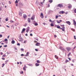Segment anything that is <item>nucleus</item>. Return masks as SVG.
<instances>
[{
    "label": "nucleus",
    "mask_w": 76,
    "mask_h": 76,
    "mask_svg": "<svg viewBox=\"0 0 76 76\" xmlns=\"http://www.w3.org/2000/svg\"><path fill=\"white\" fill-rule=\"evenodd\" d=\"M58 7H63V5L62 4H58Z\"/></svg>",
    "instance_id": "f03ea898"
},
{
    "label": "nucleus",
    "mask_w": 76,
    "mask_h": 76,
    "mask_svg": "<svg viewBox=\"0 0 76 76\" xmlns=\"http://www.w3.org/2000/svg\"><path fill=\"white\" fill-rule=\"evenodd\" d=\"M30 36H32V34H30Z\"/></svg>",
    "instance_id": "3c124183"
},
{
    "label": "nucleus",
    "mask_w": 76,
    "mask_h": 76,
    "mask_svg": "<svg viewBox=\"0 0 76 76\" xmlns=\"http://www.w3.org/2000/svg\"><path fill=\"white\" fill-rule=\"evenodd\" d=\"M6 54H4V55H3V56H2V57H6Z\"/></svg>",
    "instance_id": "412c9836"
},
{
    "label": "nucleus",
    "mask_w": 76,
    "mask_h": 76,
    "mask_svg": "<svg viewBox=\"0 0 76 76\" xmlns=\"http://www.w3.org/2000/svg\"><path fill=\"white\" fill-rule=\"evenodd\" d=\"M21 56H23L24 55H23V54H21Z\"/></svg>",
    "instance_id": "e2e57ef3"
},
{
    "label": "nucleus",
    "mask_w": 76,
    "mask_h": 76,
    "mask_svg": "<svg viewBox=\"0 0 76 76\" xmlns=\"http://www.w3.org/2000/svg\"><path fill=\"white\" fill-rule=\"evenodd\" d=\"M10 22H11V23H13V22H14V21H13L12 20H11L10 21Z\"/></svg>",
    "instance_id": "f704fd0d"
},
{
    "label": "nucleus",
    "mask_w": 76,
    "mask_h": 76,
    "mask_svg": "<svg viewBox=\"0 0 76 76\" xmlns=\"http://www.w3.org/2000/svg\"><path fill=\"white\" fill-rule=\"evenodd\" d=\"M68 58L69 59V60H71V59H70L69 58Z\"/></svg>",
    "instance_id": "4d7b16f0"
},
{
    "label": "nucleus",
    "mask_w": 76,
    "mask_h": 76,
    "mask_svg": "<svg viewBox=\"0 0 76 76\" xmlns=\"http://www.w3.org/2000/svg\"><path fill=\"white\" fill-rule=\"evenodd\" d=\"M65 61H66V63H67V62H69V60H68L67 59H66Z\"/></svg>",
    "instance_id": "c85d7f7f"
},
{
    "label": "nucleus",
    "mask_w": 76,
    "mask_h": 76,
    "mask_svg": "<svg viewBox=\"0 0 76 76\" xmlns=\"http://www.w3.org/2000/svg\"><path fill=\"white\" fill-rule=\"evenodd\" d=\"M1 55H3V53L2 52H1Z\"/></svg>",
    "instance_id": "864d4df0"
},
{
    "label": "nucleus",
    "mask_w": 76,
    "mask_h": 76,
    "mask_svg": "<svg viewBox=\"0 0 76 76\" xmlns=\"http://www.w3.org/2000/svg\"><path fill=\"white\" fill-rule=\"evenodd\" d=\"M17 45H20V44H19V43H18L17 44Z\"/></svg>",
    "instance_id": "09e8293b"
},
{
    "label": "nucleus",
    "mask_w": 76,
    "mask_h": 76,
    "mask_svg": "<svg viewBox=\"0 0 76 76\" xmlns=\"http://www.w3.org/2000/svg\"><path fill=\"white\" fill-rule=\"evenodd\" d=\"M5 20L6 21H8V18H7L5 19Z\"/></svg>",
    "instance_id": "4c0bfd02"
},
{
    "label": "nucleus",
    "mask_w": 76,
    "mask_h": 76,
    "mask_svg": "<svg viewBox=\"0 0 76 76\" xmlns=\"http://www.w3.org/2000/svg\"><path fill=\"white\" fill-rule=\"evenodd\" d=\"M59 48H60V49H61L62 48V47H61L60 46V47H59Z\"/></svg>",
    "instance_id": "603ef678"
},
{
    "label": "nucleus",
    "mask_w": 76,
    "mask_h": 76,
    "mask_svg": "<svg viewBox=\"0 0 76 76\" xmlns=\"http://www.w3.org/2000/svg\"><path fill=\"white\" fill-rule=\"evenodd\" d=\"M70 54H71V53H69L68 55V56L69 57L70 56Z\"/></svg>",
    "instance_id": "5701e85b"
},
{
    "label": "nucleus",
    "mask_w": 76,
    "mask_h": 76,
    "mask_svg": "<svg viewBox=\"0 0 76 76\" xmlns=\"http://www.w3.org/2000/svg\"><path fill=\"white\" fill-rule=\"evenodd\" d=\"M74 39H76V36H74Z\"/></svg>",
    "instance_id": "a19ab883"
},
{
    "label": "nucleus",
    "mask_w": 76,
    "mask_h": 76,
    "mask_svg": "<svg viewBox=\"0 0 76 76\" xmlns=\"http://www.w3.org/2000/svg\"><path fill=\"white\" fill-rule=\"evenodd\" d=\"M73 21H74L73 24L74 25H75V26H76V21H75V20H74Z\"/></svg>",
    "instance_id": "f8f14e48"
},
{
    "label": "nucleus",
    "mask_w": 76,
    "mask_h": 76,
    "mask_svg": "<svg viewBox=\"0 0 76 76\" xmlns=\"http://www.w3.org/2000/svg\"><path fill=\"white\" fill-rule=\"evenodd\" d=\"M34 25H35V26H38V23H36Z\"/></svg>",
    "instance_id": "cd10ccee"
},
{
    "label": "nucleus",
    "mask_w": 76,
    "mask_h": 76,
    "mask_svg": "<svg viewBox=\"0 0 76 76\" xmlns=\"http://www.w3.org/2000/svg\"><path fill=\"white\" fill-rule=\"evenodd\" d=\"M66 49L68 51H70V49H71V48H70L69 47H67L66 48Z\"/></svg>",
    "instance_id": "20e7f679"
},
{
    "label": "nucleus",
    "mask_w": 76,
    "mask_h": 76,
    "mask_svg": "<svg viewBox=\"0 0 76 76\" xmlns=\"http://www.w3.org/2000/svg\"><path fill=\"white\" fill-rule=\"evenodd\" d=\"M50 26H54V25H53V23H51L50 24Z\"/></svg>",
    "instance_id": "bb28decb"
},
{
    "label": "nucleus",
    "mask_w": 76,
    "mask_h": 76,
    "mask_svg": "<svg viewBox=\"0 0 76 76\" xmlns=\"http://www.w3.org/2000/svg\"><path fill=\"white\" fill-rule=\"evenodd\" d=\"M7 27L8 28H10L9 26H7Z\"/></svg>",
    "instance_id": "774afa93"
},
{
    "label": "nucleus",
    "mask_w": 76,
    "mask_h": 76,
    "mask_svg": "<svg viewBox=\"0 0 76 76\" xmlns=\"http://www.w3.org/2000/svg\"><path fill=\"white\" fill-rule=\"evenodd\" d=\"M56 21L58 23H60V22L59 21L57 20Z\"/></svg>",
    "instance_id": "a878e982"
},
{
    "label": "nucleus",
    "mask_w": 76,
    "mask_h": 76,
    "mask_svg": "<svg viewBox=\"0 0 76 76\" xmlns=\"http://www.w3.org/2000/svg\"><path fill=\"white\" fill-rule=\"evenodd\" d=\"M39 4V2H38V1H36V5H38V4Z\"/></svg>",
    "instance_id": "6ab92c4d"
},
{
    "label": "nucleus",
    "mask_w": 76,
    "mask_h": 76,
    "mask_svg": "<svg viewBox=\"0 0 76 76\" xmlns=\"http://www.w3.org/2000/svg\"><path fill=\"white\" fill-rule=\"evenodd\" d=\"M22 13H20L19 14V15L20 16H22Z\"/></svg>",
    "instance_id": "473e14b6"
},
{
    "label": "nucleus",
    "mask_w": 76,
    "mask_h": 76,
    "mask_svg": "<svg viewBox=\"0 0 76 76\" xmlns=\"http://www.w3.org/2000/svg\"><path fill=\"white\" fill-rule=\"evenodd\" d=\"M74 13H76V9H75L74 10Z\"/></svg>",
    "instance_id": "2f4dec72"
},
{
    "label": "nucleus",
    "mask_w": 76,
    "mask_h": 76,
    "mask_svg": "<svg viewBox=\"0 0 76 76\" xmlns=\"http://www.w3.org/2000/svg\"><path fill=\"white\" fill-rule=\"evenodd\" d=\"M65 13V12L63 11H60L59 12V13L60 14H61V13H62V14H63V13Z\"/></svg>",
    "instance_id": "9b49d317"
},
{
    "label": "nucleus",
    "mask_w": 76,
    "mask_h": 76,
    "mask_svg": "<svg viewBox=\"0 0 76 76\" xmlns=\"http://www.w3.org/2000/svg\"><path fill=\"white\" fill-rule=\"evenodd\" d=\"M3 37V36L1 34H0V38H1Z\"/></svg>",
    "instance_id": "58836bf2"
},
{
    "label": "nucleus",
    "mask_w": 76,
    "mask_h": 76,
    "mask_svg": "<svg viewBox=\"0 0 76 76\" xmlns=\"http://www.w3.org/2000/svg\"><path fill=\"white\" fill-rule=\"evenodd\" d=\"M49 22H52V21L50 19L49 20Z\"/></svg>",
    "instance_id": "a18cd8bd"
},
{
    "label": "nucleus",
    "mask_w": 76,
    "mask_h": 76,
    "mask_svg": "<svg viewBox=\"0 0 76 76\" xmlns=\"http://www.w3.org/2000/svg\"><path fill=\"white\" fill-rule=\"evenodd\" d=\"M8 61H9V60H7L6 61H5V64H7V62H8Z\"/></svg>",
    "instance_id": "4be33fe9"
},
{
    "label": "nucleus",
    "mask_w": 76,
    "mask_h": 76,
    "mask_svg": "<svg viewBox=\"0 0 76 76\" xmlns=\"http://www.w3.org/2000/svg\"><path fill=\"white\" fill-rule=\"evenodd\" d=\"M21 51H23V48L21 49Z\"/></svg>",
    "instance_id": "5fc2aeb1"
},
{
    "label": "nucleus",
    "mask_w": 76,
    "mask_h": 76,
    "mask_svg": "<svg viewBox=\"0 0 76 76\" xmlns=\"http://www.w3.org/2000/svg\"><path fill=\"white\" fill-rule=\"evenodd\" d=\"M28 66H32V64H28Z\"/></svg>",
    "instance_id": "8fccbe9b"
},
{
    "label": "nucleus",
    "mask_w": 76,
    "mask_h": 76,
    "mask_svg": "<svg viewBox=\"0 0 76 76\" xmlns=\"http://www.w3.org/2000/svg\"><path fill=\"white\" fill-rule=\"evenodd\" d=\"M4 41H7L8 40H7V39H4Z\"/></svg>",
    "instance_id": "e433bc0d"
},
{
    "label": "nucleus",
    "mask_w": 76,
    "mask_h": 76,
    "mask_svg": "<svg viewBox=\"0 0 76 76\" xmlns=\"http://www.w3.org/2000/svg\"><path fill=\"white\" fill-rule=\"evenodd\" d=\"M35 51H38V49H35Z\"/></svg>",
    "instance_id": "49530a36"
},
{
    "label": "nucleus",
    "mask_w": 76,
    "mask_h": 76,
    "mask_svg": "<svg viewBox=\"0 0 76 76\" xmlns=\"http://www.w3.org/2000/svg\"><path fill=\"white\" fill-rule=\"evenodd\" d=\"M72 31H73V32H75V29H74L73 28H72Z\"/></svg>",
    "instance_id": "7c9ffc66"
},
{
    "label": "nucleus",
    "mask_w": 76,
    "mask_h": 76,
    "mask_svg": "<svg viewBox=\"0 0 76 76\" xmlns=\"http://www.w3.org/2000/svg\"><path fill=\"white\" fill-rule=\"evenodd\" d=\"M60 26L61 27H62V29H64V31L65 29V27H64V25H61Z\"/></svg>",
    "instance_id": "0eeeda50"
},
{
    "label": "nucleus",
    "mask_w": 76,
    "mask_h": 76,
    "mask_svg": "<svg viewBox=\"0 0 76 76\" xmlns=\"http://www.w3.org/2000/svg\"><path fill=\"white\" fill-rule=\"evenodd\" d=\"M20 5H21V6H23V3H20Z\"/></svg>",
    "instance_id": "c9c22d12"
},
{
    "label": "nucleus",
    "mask_w": 76,
    "mask_h": 76,
    "mask_svg": "<svg viewBox=\"0 0 76 76\" xmlns=\"http://www.w3.org/2000/svg\"><path fill=\"white\" fill-rule=\"evenodd\" d=\"M40 17L42 18V19H43L44 18V15H43V13H41L40 14Z\"/></svg>",
    "instance_id": "7ed1b4c3"
},
{
    "label": "nucleus",
    "mask_w": 76,
    "mask_h": 76,
    "mask_svg": "<svg viewBox=\"0 0 76 76\" xmlns=\"http://www.w3.org/2000/svg\"><path fill=\"white\" fill-rule=\"evenodd\" d=\"M26 41H25L24 42H23V43H26Z\"/></svg>",
    "instance_id": "13d9d810"
},
{
    "label": "nucleus",
    "mask_w": 76,
    "mask_h": 76,
    "mask_svg": "<svg viewBox=\"0 0 76 76\" xmlns=\"http://www.w3.org/2000/svg\"><path fill=\"white\" fill-rule=\"evenodd\" d=\"M37 63H40V61L39 60H37Z\"/></svg>",
    "instance_id": "b1692460"
},
{
    "label": "nucleus",
    "mask_w": 76,
    "mask_h": 76,
    "mask_svg": "<svg viewBox=\"0 0 76 76\" xmlns=\"http://www.w3.org/2000/svg\"><path fill=\"white\" fill-rule=\"evenodd\" d=\"M57 28L58 29H62V31H64V28L63 29V28H60V26H57Z\"/></svg>",
    "instance_id": "f257e3e1"
},
{
    "label": "nucleus",
    "mask_w": 76,
    "mask_h": 76,
    "mask_svg": "<svg viewBox=\"0 0 76 76\" xmlns=\"http://www.w3.org/2000/svg\"><path fill=\"white\" fill-rule=\"evenodd\" d=\"M54 38H56V37H57V36H56V35H54Z\"/></svg>",
    "instance_id": "c03bdc74"
},
{
    "label": "nucleus",
    "mask_w": 76,
    "mask_h": 76,
    "mask_svg": "<svg viewBox=\"0 0 76 76\" xmlns=\"http://www.w3.org/2000/svg\"><path fill=\"white\" fill-rule=\"evenodd\" d=\"M66 23H67V24H68L69 25H70L71 23H70V21H66Z\"/></svg>",
    "instance_id": "1a4fd4ad"
},
{
    "label": "nucleus",
    "mask_w": 76,
    "mask_h": 76,
    "mask_svg": "<svg viewBox=\"0 0 76 76\" xmlns=\"http://www.w3.org/2000/svg\"><path fill=\"white\" fill-rule=\"evenodd\" d=\"M7 45H4V47H7Z\"/></svg>",
    "instance_id": "de8ad7c7"
},
{
    "label": "nucleus",
    "mask_w": 76,
    "mask_h": 76,
    "mask_svg": "<svg viewBox=\"0 0 76 76\" xmlns=\"http://www.w3.org/2000/svg\"><path fill=\"white\" fill-rule=\"evenodd\" d=\"M35 65L36 66H39V64H38L37 63H36L35 64Z\"/></svg>",
    "instance_id": "4468645a"
},
{
    "label": "nucleus",
    "mask_w": 76,
    "mask_h": 76,
    "mask_svg": "<svg viewBox=\"0 0 76 76\" xmlns=\"http://www.w3.org/2000/svg\"><path fill=\"white\" fill-rule=\"evenodd\" d=\"M28 23H30V22H31V19H30V18H28Z\"/></svg>",
    "instance_id": "ddd939ff"
},
{
    "label": "nucleus",
    "mask_w": 76,
    "mask_h": 76,
    "mask_svg": "<svg viewBox=\"0 0 76 76\" xmlns=\"http://www.w3.org/2000/svg\"><path fill=\"white\" fill-rule=\"evenodd\" d=\"M58 18V16L56 15V19H57Z\"/></svg>",
    "instance_id": "ea45409f"
},
{
    "label": "nucleus",
    "mask_w": 76,
    "mask_h": 76,
    "mask_svg": "<svg viewBox=\"0 0 76 76\" xmlns=\"http://www.w3.org/2000/svg\"><path fill=\"white\" fill-rule=\"evenodd\" d=\"M4 64H2V67H4Z\"/></svg>",
    "instance_id": "c756f323"
},
{
    "label": "nucleus",
    "mask_w": 76,
    "mask_h": 76,
    "mask_svg": "<svg viewBox=\"0 0 76 76\" xmlns=\"http://www.w3.org/2000/svg\"><path fill=\"white\" fill-rule=\"evenodd\" d=\"M25 35H26V36H28V34H26Z\"/></svg>",
    "instance_id": "69168bd1"
},
{
    "label": "nucleus",
    "mask_w": 76,
    "mask_h": 76,
    "mask_svg": "<svg viewBox=\"0 0 76 76\" xmlns=\"http://www.w3.org/2000/svg\"><path fill=\"white\" fill-rule=\"evenodd\" d=\"M67 12H66L65 13V15H67Z\"/></svg>",
    "instance_id": "338daca9"
},
{
    "label": "nucleus",
    "mask_w": 76,
    "mask_h": 76,
    "mask_svg": "<svg viewBox=\"0 0 76 76\" xmlns=\"http://www.w3.org/2000/svg\"><path fill=\"white\" fill-rule=\"evenodd\" d=\"M23 70H25V71H26V69H25V67H23Z\"/></svg>",
    "instance_id": "72a5a7b5"
},
{
    "label": "nucleus",
    "mask_w": 76,
    "mask_h": 76,
    "mask_svg": "<svg viewBox=\"0 0 76 76\" xmlns=\"http://www.w3.org/2000/svg\"><path fill=\"white\" fill-rule=\"evenodd\" d=\"M25 30H26V29H25V28H23L22 30V31L21 32V33L23 34V32L25 31Z\"/></svg>",
    "instance_id": "9d476101"
},
{
    "label": "nucleus",
    "mask_w": 76,
    "mask_h": 76,
    "mask_svg": "<svg viewBox=\"0 0 76 76\" xmlns=\"http://www.w3.org/2000/svg\"><path fill=\"white\" fill-rule=\"evenodd\" d=\"M54 22H55V21H52V23H54Z\"/></svg>",
    "instance_id": "0e129e2a"
},
{
    "label": "nucleus",
    "mask_w": 76,
    "mask_h": 76,
    "mask_svg": "<svg viewBox=\"0 0 76 76\" xmlns=\"http://www.w3.org/2000/svg\"><path fill=\"white\" fill-rule=\"evenodd\" d=\"M61 50H63L64 51V49L63 48H62Z\"/></svg>",
    "instance_id": "37998d69"
},
{
    "label": "nucleus",
    "mask_w": 76,
    "mask_h": 76,
    "mask_svg": "<svg viewBox=\"0 0 76 76\" xmlns=\"http://www.w3.org/2000/svg\"><path fill=\"white\" fill-rule=\"evenodd\" d=\"M23 72L22 71L21 73V74H23Z\"/></svg>",
    "instance_id": "052dcab7"
},
{
    "label": "nucleus",
    "mask_w": 76,
    "mask_h": 76,
    "mask_svg": "<svg viewBox=\"0 0 76 76\" xmlns=\"http://www.w3.org/2000/svg\"><path fill=\"white\" fill-rule=\"evenodd\" d=\"M38 42L36 41V40H35V41H34V42H35V43H36V42Z\"/></svg>",
    "instance_id": "bf43d9fd"
},
{
    "label": "nucleus",
    "mask_w": 76,
    "mask_h": 76,
    "mask_svg": "<svg viewBox=\"0 0 76 76\" xmlns=\"http://www.w3.org/2000/svg\"><path fill=\"white\" fill-rule=\"evenodd\" d=\"M53 0H49V3H51L53 2Z\"/></svg>",
    "instance_id": "aec40b11"
},
{
    "label": "nucleus",
    "mask_w": 76,
    "mask_h": 76,
    "mask_svg": "<svg viewBox=\"0 0 76 76\" xmlns=\"http://www.w3.org/2000/svg\"><path fill=\"white\" fill-rule=\"evenodd\" d=\"M12 44H13L14 43H15V42L14 40H12L11 42Z\"/></svg>",
    "instance_id": "dca6fc26"
},
{
    "label": "nucleus",
    "mask_w": 76,
    "mask_h": 76,
    "mask_svg": "<svg viewBox=\"0 0 76 76\" xmlns=\"http://www.w3.org/2000/svg\"><path fill=\"white\" fill-rule=\"evenodd\" d=\"M27 17L26 16V15H23V18H24V19H25V18H26V17Z\"/></svg>",
    "instance_id": "f3484780"
},
{
    "label": "nucleus",
    "mask_w": 76,
    "mask_h": 76,
    "mask_svg": "<svg viewBox=\"0 0 76 76\" xmlns=\"http://www.w3.org/2000/svg\"><path fill=\"white\" fill-rule=\"evenodd\" d=\"M29 52H27V53H26V55H25V56H28V55H29Z\"/></svg>",
    "instance_id": "a211bd4d"
},
{
    "label": "nucleus",
    "mask_w": 76,
    "mask_h": 76,
    "mask_svg": "<svg viewBox=\"0 0 76 76\" xmlns=\"http://www.w3.org/2000/svg\"><path fill=\"white\" fill-rule=\"evenodd\" d=\"M41 4L42 5H43V2H42L41 3Z\"/></svg>",
    "instance_id": "6e6d98bb"
},
{
    "label": "nucleus",
    "mask_w": 76,
    "mask_h": 76,
    "mask_svg": "<svg viewBox=\"0 0 76 76\" xmlns=\"http://www.w3.org/2000/svg\"><path fill=\"white\" fill-rule=\"evenodd\" d=\"M29 27H28L26 28V32L27 33L29 32Z\"/></svg>",
    "instance_id": "6e6552de"
},
{
    "label": "nucleus",
    "mask_w": 76,
    "mask_h": 76,
    "mask_svg": "<svg viewBox=\"0 0 76 76\" xmlns=\"http://www.w3.org/2000/svg\"><path fill=\"white\" fill-rule=\"evenodd\" d=\"M48 7H50V5H48Z\"/></svg>",
    "instance_id": "680f3d73"
},
{
    "label": "nucleus",
    "mask_w": 76,
    "mask_h": 76,
    "mask_svg": "<svg viewBox=\"0 0 76 76\" xmlns=\"http://www.w3.org/2000/svg\"><path fill=\"white\" fill-rule=\"evenodd\" d=\"M24 66V67H25V68H26H26H27V67L26 66V65H25Z\"/></svg>",
    "instance_id": "79ce46f5"
},
{
    "label": "nucleus",
    "mask_w": 76,
    "mask_h": 76,
    "mask_svg": "<svg viewBox=\"0 0 76 76\" xmlns=\"http://www.w3.org/2000/svg\"><path fill=\"white\" fill-rule=\"evenodd\" d=\"M31 20H35V15H33L31 18Z\"/></svg>",
    "instance_id": "39448f33"
},
{
    "label": "nucleus",
    "mask_w": 76,
    "mask_h": 76,
    "mask_svg": "<svg viewBox=\"0 0 76 76\" xmlns=\"http://www.w3.org/2000/svg\"><path fill=\"white\" fill-rule=\"evenodd\" d=\"M36 46H39L40 45V43L39 42H37L35 44Z\"/></svg>",
    "instance_id": "423d86ee"
},
{
    "label": "nucleus",
    "mask_w": 76,
    "mask_h": 76,
    "mask_svg": "<svg viewBox=\"0 0 76 76\" xmlns=\"http://www.w3.org/2000/svg\"><path fill=\"white\" fill-rule=\"evenodd\" d=\"M18 3V0H16L15 1V4H16V3Z\"/></svg>",
    "instance_id": "393cba45"
},
{
    "label": "nucleus",
    "mask_w": 76,
    "mask_h": 76,
    "mask_svg": "<svg viewBox=\"0 0 76 76\" xmlns=\"http://www.w3.org/2000/svg\"><path fill=\"white\" fill-rule=\"evenodd\" d=\"M72 5H69L68 6V8L69 9H72Z\"/></svg>",
    "instance_id": "2eb2a0df"
}]
</instances>
